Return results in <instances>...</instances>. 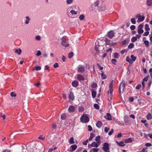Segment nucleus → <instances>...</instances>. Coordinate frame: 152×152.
Listing matches in <instances>:
<instances>
[{
	"instance_id": "f257e3e1",
	"label": "nucleus",
	"mask_w": 152,
	"mask_h": 152,
	"mask_svg": "<svg viewBox=\"0 0 152 152\" xmlns=\"http://www.w3.org/2000/svg\"><path fill=\"white\" fill-rule=\"evenodd\" d=\"M43 144L39 142L34 143L32 147L31 148L29 152H43L44 150Z\"/></svg>"
},
{
	"instance_id": "f03ea898",
	"label": "nucleus",
	"mask_w": 152,
	"mask_h": 152,
	"mask_svg": "<svg viewBox=\"0 0 152 152\" xmlns=\"http://www.w3.org/2000/svg\"><path fill=\"white\" fill-rule=\"evenodd\" d=\"M80 121L83 123H87L89 121V117L86 115H82L80 118Z\"/></svg>"
},
{
	"instance_id": "7ed1b4c3",
	"label": "nucleus",
	"mask_w": 152,
	"mask_h": 152,
	"mask_svg": "<svg viewBox=\"0 0 152 152\" xmlns=\"http://www.w3.org/2000/svg\"><path fill=\"white\" fill-rule=\"evenodd\" d=\"M61 43L62 45L65 47H68L69 45L68 40L65 37H62Z\"/></svg>"
},
{
	"instance_id": "20e7f679",
	"label": "nucleus",
	"mask_w": 152,
	"mask_h": 152,
	"mask_svg": "<svg viewBox=\"0 0 152 152\" xmlns=\"http://www.w3.org/2000/svg\"><path fill=\"white\" fill-rule=\"evenodd\" d=\"M126 86L125 81L124 80H123L120 83L119 87V91L120 93L121 92V89H122V92H123L124 88Z\"/></svg>"
},
{
	"instance_id": "39448f33",
	"label": "nucleus",
	"mask_w": 152,
	"mask_h": 152,
	"mask_svg": "<svg viewBox=\"0 0 152 152\" xmlns=\"http://www.w3.org/2000/svg\"><path fill=\"white\" fill-rule=\"evenodd\" d=\"M103 150L104 151H109V148L108 144L107 142H105L103 144V147L102 148Z\"/></svg>"
},
{
	"instance_id": "423d86ee",
	"label": "nucleus",
	"mask_w": 152,
	"mask_h": 152,
	"mask_svg": "<svg viewBox=\"0 0 152 152\" xmlns=\"http://www.w3.org/2000/svg\"><path fill=\"white\" fill-rule=\"evenodd\" d=\"M115 33L113 31H110L107 34V36L110 39L112 38L114 36Z\"/></svg>"
},
{
	"instance_id": "0eeeda50",
	"label": "nucleus",
	"mask_w": 152,
	"mask_h": 152,
	"mask_svg": "<svg viewBox=\"0 0 152 152\" xmlns=\"http://www.w3.org/2000/svg\"><path fill=\"white\" fill-rule=\"evenodd\" d=\"M98 146L99 145L98 144L95 142H92L91 144H89L88 145V148H91V147H95L97 148L98 147Z\"/></svg>"
},
{
	"instance_id": "6e6552de",
	"label": "nucleus",
	"mask_w": 152,
	"mask_h": 152,
	"mask_svg": "<svg viewBox=\"0 0 152 152\" xmlns=\"http://www.w3.org/2000/svg\"><path fill=\"white\" fill-rule=\"evenodd\" d=\"M69 98L72 101L74 100L75 99V96L74 95V94L73 92H69Z\"/></svg>"
},
{
	"instance_id": "1a4fd4ad",
	"label": "nucleus",
	"mask_w": 152,
	"mask_h": 152,
	"mask_svg": "<svg viewBox=\"0 0 152 152\" xmlns=\"http://www.w3.org/2000/svg\"><path fill=\"white\" fill-rule=\"evenodd\" d=\"M77 79L79 81H83L84 80V78L83 76L81 75L77 74Z\"/></svg>"
},
{
	"instance_id": "9d476101",
	"label": "nucleus",
	"mask_w": 152,
	"mask_h": 152,
	"mask_svg": "<svg viewBox=\"0 0 152 152\" xmlns=\"http://www.w3.org/2000/svg\"><path fill=\"white\" fill-rule=\"evenodd\" d=\"M68 110L70 112H73L75 111V107L73 105H70L69 106Z\"/></svg>"
},
{
	"instance_id": "9b49d317",
	"label": "nucleus",
	"mask_w": 152,
	"mask_h": 152,
	"mask_svg": "<svg viewBox=\"0 0 152 152\" xmlns=\"http://www.w3.org/2000/svg\"><path fill=\"white\" fill-rule=\"evenodd\" d=\"M85 71V68L84 66H80L78 68V72L82 73Z\"/></svg>"
},
{
	"instance_id": "f8f14e48",
	"label": "nucleus",
	"mask_w": 152,
	"mask_h": 152,
	"mask_svg": "<svg viewBox=\"0 0 152 152\" xmlns=\"http://www.w3.org/2000/svg\"><path fill=\"white\" fill-rule=\"evenodd\" d=\"M134 139L132 137L128 138L126 139L125 140V142L126 143H128L132 142V141H134Z\"/></svg>"
},
{
	"instance_id": "ddd939ff",
	"label": "nucleus",
	"mask_w": 152,
	"mask_h": 152,
	"mask_svg": "<svg viewBox=\"0 0 152 152\" xmlns=\"http://www.w3.org/2000/svg\"><path fill=\"white\" fill-rule=\"evenodd\" d=\"M70 147L72 148V150L69 151L70 152H72L75 151L77 148V146L75 144L72 145Z\"/></svg>"
},
{
	"instance_id": "4468645a",
	"label": "nucleus",
	"mask_w": 152,
	"mask_h": 152,
	"mask_svg": "<svg viewBox=\"0 0 152 152\" xmlns=\"http://www.w3.org/2000/svg\"><path fill=\"white\" fill-rule=\"evenodd\" d=\"M141 122L144 124V126L147 128L148 127V124L147 123V121L146 120H142L141 121Z\"/></svg>"
},
{
	"instance_id": "2eb2a0df",
	"label": "nucleus",
	"mask_w": 152,
	"mask_h": 152,
	"mask_svg": "<svg viewBox=\"0 0 152 152\" xmlns=\"http://www.w3.org/2000/svg\"><path fill=\"white\" fill-rule=\"evenodd\" d=\"M116 143L118 145L121 147L124 146L125 145L124 142L122 141H120L119 142L116 141Z\"/></svg>"
},
{
	"instance_id": "dca6fc26",
	"label": "nucleus",
	"mask_w": 152,
	"mask_h": 152,
	"mask_svg": "<svg viewBox=\"0 0 152 152\" xmlns=\"http://www.w3.org/2000/svg\"><path fill=\"white\" fill-rule=\"evenodd\" d=\"M72 86L74 87H76L78 85V82L77 81H74L72 83Z\"/></svg>"
},
{
	"instance_id": "f3484780",
	"label": "nucleus",
	"mask_w": 152,
	"mask_h": 152,
	"mask_svg": "<svg viewBox=\"0 0 152 152\" xmlns=\"http://www.w3.org/2000/svg\"><path fill=\"white\" fill-rule=\"evenodd\" d=\"M21 52L22 50L20 48L16 49L15 50V53L19 55H20L21 54Z\"/></svg>"
},
{
	"instance_id": "a211bd4d",
	"label": "nucleus",
	"mask_w": 152,
	"mask_h": 152,
	"mask_svg": "<svg viewBox=\"0 0 152 152\" xmlns=\"http://www.w3.org/2000/svg\"><path fill=\"white\" fill-rule=\"evenodd\" d=\"M101 72H102L101 74L102 79L103 80L106 79L107 77V75L106 74H104L103 71H102Z\"/></svg>"
},
{
	"instance_id": "6ab92c4d",
	"label": "nucleus",
	"mask_w": 152,
	"mask_h": 152,
	"mask_svg": "<svg viewBox=\"0 0 152 152\" xmlns=\"http://www.w3.org/2000/svg\"><path fill=\"white\" fill-rule=\"evenodd\" d=\"M144 19H145L144 16H141V17L139 18H138V19L137 20V22H142L144 20Z\"/></svg>"
},
{
	"instance_id": "aec40b11",
	"label": "nucleus",
	"mask_w": 152,
	"mask_h": 152,
	"mask_svg": "<svg viewBox=\"0 0 152 152\" xmlns=\"http://www.w3.org/2000/svg\"><path fill=\"white\" fill-rule=\"evenodd\" d=\"M91 91H92V92H91L92 96V97L94 98H95V97L96 96V91H94L93 90V89H92L91 90Z\"/></svg>"
},
{
	"instance_id": "412c9836",
	"label": "nucleus",
	"mask_w": 152,
	"mask_h": 152,
	"mask_svg": "<svg viewBox=\"0 0 152 152\" xmlns=\"http://www.w3.org/2000/svg\"><path fill=\"white\" fill-rule=\"evenodd\" d=\"M102 123L101 121H98L96 124V126L98 128H100L102 126Z\"/></svg>"
},
{
	"instance_id": "4be33fe9",
	"label": "nucleus",
	"mask_w": 152,
	"mask_h": 152,
	"mask_svg": "<svg viewBox=\"0 0 152 152\" xmlns=\"http://www.w3.org/2000/svg\"><path fill=\"white\" fill-rule=\"evenodd\" d=\"M146 3L148 6H151L152 5V0H147Z\"/></svg>"
},
{
	"instance_id": "5701e85b",
	"label": "nucleus",
	"mask_w": 152,
	"mask_h": 152,
	"mask_svg": "<svg viewBox=\"0 0 152 152\" xmlns=\"http://www.w3.org/2000/svg\"><path fill=\"white\" fill-rule=\"evenodd\" d=\"M126 61L129 62L130 64H132L133 63V61H132L131 59L128 56L126 57Z\"/></svg>"
},
{
	"instance_id": "b1692460",
	"label": "nucleus",
	"mask_w": 152,
	"mask_h": 152,
	"mask_svg": "<svg viewBox=\"0 0 152 152\" xmlns=\"http://www.w3.org/2000/svg\"><path fill=\"white\" fill-rule=\"evenodd\" d=\"M107 118H106V119L107 120H111V116L110 114L109 113H107L106 114Z\"/></svg>"
},
{
	"instance_id": "393cba45",
	"label": "nucleus",
	"mask_w": 152,
	"mask_h": 152,
	"mask_svg": "<svg viewBox=\"0 0 152 152\" xmlns=\"http://www.w3.org/2000/svg\"><path fill=\"white\" fill-rule=\"evenodd\" d=\"M66 118V115L65 113H63L61 115V118L62 120H65Z\"/></svg>"
},
{
	"instance_id": "a878e982",
	"label": "nucleus",
	"mask_w": 152,
	"mask_h": 152,
	"mask_svg": "<svg viewBox=\"0 0 152 152\" xmlns=\"http://www.w3.org/2000/svg\"><path fill=\"white\" fill-rule=\"evenodd\" d=\"M94 134L92 133H91L90 134V136L89 138V139L88 140H89V141L93 139V138L94 137Z\"/></svg>"
},
{
	"instance_id": "bb28decb",
	"label": "nucleus",
	"mask_w": 152,
	"mask_h": 152,
	"mask_svg": "<svg viewBox=\"0 0 152 152\" xmlns=\"http://www.w3.org/2000/svg\"><path fill=\"white\" fill-rule=\"evenodd\" d=\"M69 142L70 144H74L75 143V142L74 140V139L73 137H72L70 138L69 140Z\"/></svg>"
},
{
	"instance_id": "cd10ccee",
	"label": "nucleus",
	"mask_w": 152,
	"mask_h": 152,
	"mask_svg": "<svg viewBox=\"0 0 152 152\" xmlns=\"http://www.w3.org/2000/svg\"><path fill=\"white\" fill-rule=\"evenodd\" d=\"M105 44L106 45H110L111 42H110V41L107 39H105Z\"/></svg>"
},
{
	"instance_id": "c85d7f7f",
	"label": "nucleus",
	"mask_w": 152,
	"mask_h": 152,
	"mask_svg": "<svg viewBox=\"0 0 152 152\" xmlns=\"http://www.w3.org/2000/svg\"><path fill=\"white\" fill-rule=\"evenodd\" d=\"M145 30L147 31H149L150 30V29L149 27V25L148 24H145Z\"/></svg>"
},
{
	"instance_id": "c756f323",
	"label": "nucleus",
	"mask_w": 152,
	"mask_h": 152,
	"mask_svg": "<svg viewBox=\"0 0 152 152\" xmlns=\"http://www.w3.org/2000/svg\"><path fill=\"white\" fill-rule=\"evenodd\" d=\"M97 87V84L94 82H93L91 84V87L92 88H95Z\"/></svg>"
},
{
	"instance_id": "7c9ffc66",
	"label": "nucleus",
	"mask_w": 152,
	"mask_h": 152,
	"mask_svg": "<svg viewBox=\"0 0 152 152\" xmlns=\"http://www.w3.org/2000/svg\"><path fill=\"white\" fill-rule=\"evenodd\" d=\"M152 118L151 115L150 113H149L147 115L146 118L148 120H150Z\"/></svg>"
},
{
	"instance_id": "2f4dec72",
	"label": "nucleus",
	"mask_w": 152,
	"mask_h": 152,
	"mask_svg": "<svg viewBox=\"0 0 152 152\" xmlns=\"http://www.w3.org/2000/svg\"><path fill=\"white\" fill-rule=\"evenodd\" d=\"M131 58L132 61L133 62L135 61L137 58L135 56H134L133 55L131 56Z\"/></svg>"
},
{
	"instance_id": "473e14b6",
	"label": "nucleus",
	"mask_w": 152,
	"mask_h": 152,
	"mask_svg": "<svg viewBox=\"0 0 152 152\" xmlns=\"http://www.w3.org/2000/svg\"><path fill=\"white\" fill-rule=\"evenodd\" d=\"M114 58H117L119 57V54L117 53H115L114 54Z\"/></svg>"
},
{
	"instance_id": "72a5a7b5",
	"label": "nucleus",
	"mask_w": 152,
	"mask_h": 152,
	"mask_svg": "<svg viewBox=\"0 0 152 152\" xmlns=\"http://www.w3.org/2000/svg\"><path fill=\"white\" fill-rule=\"evenodd\" d=\"M100 136H98L96 137V140L97 143H99L100 142Z\"/></svg>"
},
{
	"instance_id": "f704fd0d",
	"label": "nucleus",
	"mask_w": 152,
	"mask_h": 152,
	"mask_svg": "<svg viewBox=\"0 0 152 152\" xmlns=\"http://www.w3.org/2000/svg\"><path fill=\"white\" fill-rule=\"evenodd\" d=\"M134 47V44L133 43H131L128 46V48L130 49H132Z\"/></svg>"
},
{
	"instance_id": "c9c22d12",
	"label": "nucleus",
	"mask_w": 152,
	"mask_h": 152,
	"mask_svg": "<svg viewBox=\"0 0 152 152\" xmlns=\"http://www.w3.org/2000/svg\"><path fill=\"white\" fill-rule=\"evenodd\" d=\"M144 32L143 30L142 29L138 28L137 32L139 34H141Z\"/></svg>"
},
{
	"instance_id": "e433bc0d",
	"label": "nucleus",
	"mask_w": 152,
	"mask_h": 152,
	"mask_svg": "<svg viewBox=\"0 0 152 152\" xmlns=\"http://www.w3.org/2000/svg\"><path fill=\"white\" fill-rule=\"evenodd\" d=\"M113 80H112L109 84V88H113Z\"/></svg>"
},
{
	"instance_id": "4c0bfd02",
	"label": "nucleus",
	"mask_w": 152,
	"mask_h": 152,
	"mask_svg": "<svg viewBox=\"0 0 152 152\" xmlns=\"http://www.w3.org/2000/svg\"><path fill=\"white\" fill-rule=\"evenodd\" d=\"M143 42H144V43L145 45V46L147 47H148L149 46V42L147 40L144 41Z\"/></svg>"
},
{
	"instance_id": "58836bf2",
	"label": "nucleus",
	"mask_w": 152,
	"mask_h": 152,
	"mask_svg": "<svg viewBox=\"0 0 152 152\" xmlns=\"http://www.w3.org/2000/svg\"><path fill=\"white\" fill-rule=\"evenodd\" d=\"M99 151L98 148H93L90 152H97Z\"/></svg>"
},
{
	"instance_id": "ea45409f",
	"label": "nucleus",
	"mask_w": 152,
	"mask_h": 152,
	"mask_svg": "<svg viewBox=\"0 0 152 152\" xmlns=\"http://www.w3.org/2000/svg\"><path fill=\"white\" fill-rule=\"evenodd\" d=\"M131 21L132 24H135L136 23L135 19V18H132L131 20Z\"/></svg>"
},
{
	"instance_id": "a19ab883",
	"label": "nucleus",
	"mask_w": 152,
	"mask_h": 152,
	"mask_svg": "<svg viewBox=\"0 0 152 152\" xmlns=\"http://www.w3.org/2000/svg\"><path fill=\"white\" fill-rule=\"evenodd\" d=\"M84 107L82 106H80L78 108V111L79 112H82L84 110Z\"/></svg>"
},
{
	"instance_id": "79ce46f5",
	"label": "nucleus",
	"mask_w": 152,
	"mask_h": 152,
	"mask_svg": "<svg viewBox=\"0 0 152 152\" xmlns=\"http://www.w3.org/2000/svg\"><path fill=\"white\" fill-rule=\"evenodd\" d=\"M26 20L25 21V23L26 24H28L29 23V20H30L29 17L28 16H26Z\"/></svg>"
},
{
	"instance_id": "37998d69",
	"label": "nucleus",
	"mask_w": 152,
	"mask_h": 152,
	"mask_svg": "<svg viewBox=\"0 0 152 152\" xmlns=\"http://www.w3.org/2000/svg\"><path fill=\"white\" fill-rule=\"evenodd\" d=\"M70 12L72 15H73V14L76 15L77 14V12L75 11L74 10H72L70 11Z\"/></svg>"
},
{
	"instance_id": "c03bdc74",
	"label": "nucleus",
	"mask_w": 152,
	"mask_h": 152,
	"mask_svg": "<svg viewBox=\"0 0 152 152\" xmlns=\"http://www.w3.org/2000/svg\"><path fill=\"white\" fill-rule=\"evenodd\" d=\"M117 60L115 59H112L111 61V62L113 64L115 65L116 64V63Z\"/></svg>"
},
{
	"instance_id": "a18cd8bd",
	"label": "nucleus",
	"mask_w": 152,
	"mask_h": 152,
	"mask_svg": "<svg viewBox=\"0 0 152 152\" xmlns=\"http://www.w3.org/2000/svg\"><path fill=\"white\" fill-rule=\"evenodd\" d=\"M85 16L83 15H80L79 17V18L80 20H83Z\"/></svg>"
},
{
	"instance_id": "49530a36",
	"label": "nucleus",
	"mask_w": 152,
	"mask_h": 152,
	"mask_svg": "<svg viewBox=\"0 0 152 152\" xmlns=\"http://www.w3.org/2000/svg\"><path fill=\"white\" fill-rule=\"evenodd\" d=\"M137 39L136 37H133L131 39V41L134 42H135L136 40H137Z\"/></svg>"
},
{
	"instance_id": "de8ad7c7",
	"label": "nucleus",
	"mask_w": 152,
	"mask_h": 152,
	"mask_svg": "<svg viewBox=\"0 0 152 152\" xmlns=\"http://www.w3.org/2000/svg\"><path fill=\"white\" fill-rule=\"evenodd\" d=\"M73 0H67L66 1L67 4H71L73 2Z\"/></svg>"
},
{
	"instance_id": "09e8293b",
	"label": "nucleus",
	"mask_w": 152,
	"mask_h": 152,
	"mask_svg": "<svg viewBox=\"0 0 152 152\" xmlns=\"http://www.w3.org/2000/svg\"><path fill=\"white\" fill-rule=\"evenodd\" d=\"M73 53L72 52L69 53V54L68 57L69 58H71L73 56Z\"/></svg>"
},
{
	"instance_id": "8fccbe9b",
	"label": "nucleus",
	"mask_w": 152,
	"mask_h": 152,
	"mask_svg": "<svg viewBox=\"0 0 152 152\" xmlns=\"http://www.w3.org/2000/svg\"><path fill=\"white\" fill-rule=\"evenodd\" d=\"M147 149V147L144 148L142 149L141 151H140L139 152H147V151L146 150Z\"/></svg>"
},
{
	"instance_id": "3c124183",
	"label": "nucleus",
	"mask_w": 152,
	"mask_h": 152,
	"mask_svg": "<svg viewBox=\"0 0 152 152\" xmlns=\"http://www.w3.org/2000/svg\"><path fill=\"white\" fill-rule=\"evenodd\" d=\"M97 65L98 66V67L99 68V69L100 70H102L103 69V67L102 66H101L100 65V64L98 63L97 64Z\"/></svg>"
},
{
	"instance_id": "603ef678",
	"label": "nucleus",
	"mask_w": 152,
	"mask_h": 152,
	"mask_svg": "<svg viewBox=\"0 0 152 152\" xmlns=\"http://www.w3.org/2000/svg\"><path fill=\"white\" fill-rule=\"evenodd\" d=\"M94 107L96 109H99V105L97 104H94Z\"/></svg>"
},
{
	"instance_id": "864d4df0",
	"label": "nucleus",
	"mask_w": 152,
	"mask_h": 152,
	"mask_svg": "<svg viewBox=\"0 0 152 152\" xmlns=\"http://www.w3.org/2000/svg\"><path fill=\"white\" fill-rule=\"evenodd\" d=\"M41 68V67L40 66H37L35 68V69L37 71H38L40 70Z\"/></svg>"
},
{
	"instance_id": "5fc2aeb1",
	"label": "nucleus",
	"mask_w": 152,
	"mask_h": 152,
	"mask_svg": "<svg viewBox=\"0 0 152 152\" xmlns=\"http://www.w3.org/2000/svg\"><path fill=\"white\" fill-rule=\"evenodd\" d=\"M10 96L12 97H15L16 96V95L14 92H12L10 93Z\"/></svg>"
},
{
	"instance_id": "6e6d98bb",
	"label": "nucleus",
	"mask_w": 152,
	"mask_h": 152,
	"mask_svg": "<svg viewBox=\"0 0 152 152\" xmlns=\"http://www.w3.org/2000/svg\"><path fill=\"white\" fill-rule=\"evenodd\" d=\"M149 72L150 73V76L151 77V79H152V68H150Z\"/></svg>"
},
{
	"instance_id": "4d7b16f0",
	"label": "nucleus",
	"mask_w": 152,
	"mask_h": 152,
	"mask_svg": "<svg viewBox=\"0 0 152 152\" xmlns=\"http://www.w3.org/2000/svg\"><path fill=\"white\" fill-rule=\"evenodd\" d=\"M143 27V24H140L138 26V28L142 29Z\"/></svg>"
},
{
	"instance_id": "13d9d810",
	"label": "nucleus",
	"mask_w": 152,
	"mask_h": 152,
	"mask_svg": "<svg viewBox=\"0 0 152 152\" xmlns=\"http://www.w3.org/2000/svg\"><path fill=\"white\" fill-rule=\"evenodd\" d=\"M99 4V1H97L94 3V5L95 7H98Z\"/></svg>"
},
{
	"instance_id": "bf43d9fd",
	"label": "nucleus",
	"mask_w": 152,
	"mask_h": 152,
	"mask_svg": "<svg viewBox=\"0 0 152 152\" xmlns=\"http://www.w3.org/2000/svg\"><path fill=\"white\" fill-rule=\"evenodd\" d=\"M149 77V76H146L145 77V78H144L143 79V81H147L148 80V79Z\"/></svg>"
},
{
	"instance_id": "052dcab7",
	"label": "nucleus",
	"mask_w": 152,
	"mask_h": 152,
	"mask_svg": "<svg viewBox=\"0 0 152 152\" xmlns=\"http://www.w3.org/2000/svg\"><path fill=\"white\" fill-rule=\"evenodd\" d=\"M130 29L132 30H133L135 29V26L132 25L130 27Z\"/></svg>"
},
{
	"instance_id": "680f3d73",
	"label": "nucleus",
	"mask_w": 152,
	"mask_h": 152,
	"mask_svg": "<svg viewBox=\"0 0 152 152\" xmlns=\"http://www.w3.org/2000/svg\"><path fill=\"white\" fill-rule=\"evenodd\" d=\"M88 142V140H87L85 141H84L83 142V145H86L87 144V143Z\"/></svg>"
},
{
	"instance_id": "e2e57ef3",
	"label": "nucleus",
	"mask_w": 152,
	"mask_h": 152,
	"mask_svg": "<svg viewBox=\"0 0 152 152\" xmlns=\"http://www.w3.org/2000/svg\"><path fill=\"white\" fill-rule=\"evenodd\" d=\"M149 34V32L148 31L145 32L143 34V36H147Z\"/></svg>"
},
{
	"instance_id": "0e129e2a",
	"label": "nucleus",
	"mask_w": 152,
	"mask_h": 152,
	"mask_svg": "<svg viewBox=\"0 0 152 152\" xmlns=\"http://www.w3.org/2000/svg\"><path fill=\"white\" fill-rule=\"evenodd\" d=\"M113 132H114V130L113 129H111V130L109 132L108 134L110 135H111L113 134Z\"/></svg>"
},
{
	"instance_id": "69168bd1",
	"label": "nucleus",
	"mask_w": 152,
	"mask_h": 152,
	"mask_svg": "<svg viewBox=\"0 0 152 152\" xmlns=\"http://www.w3.org/2000/svg\"><path fill=\"white\" fill-rule=\"evenodd\" d=\"M88 131H92L93 130L92 127L90 125H88Z\"/></svg>"
},
{
	"instance_id": "338daca9",
	"label": "nucleus",
	"mask_w": 152,
	"mask_h": 152,
	"mask_svg": "<svg viewBox=\"0 0 152 152\" xmlns=\"http://www.w3.org/2000/svg\"><path fill=\"white\" fill-rule=\"evenodd\" d=\"M36 39L37 40H40L41 39V37L39 36H37L35 37Z\"/></svg>"
},
{
	"instance_id": "774afa93",
	"label": "nucleus",
	"mask_w": 152,
	"mask_h": 152,
	"mask_svg": "<svg viewBox=\"0 0 152 152\" xmlns=\"http://www.w3.org/2000/svg\"><path fill=\"white\" fill-rule=\"evenodd\" d=\"M2 152H11L10 150L8 149H6L2 151Z\"/></svg>"
}]
</instances>
